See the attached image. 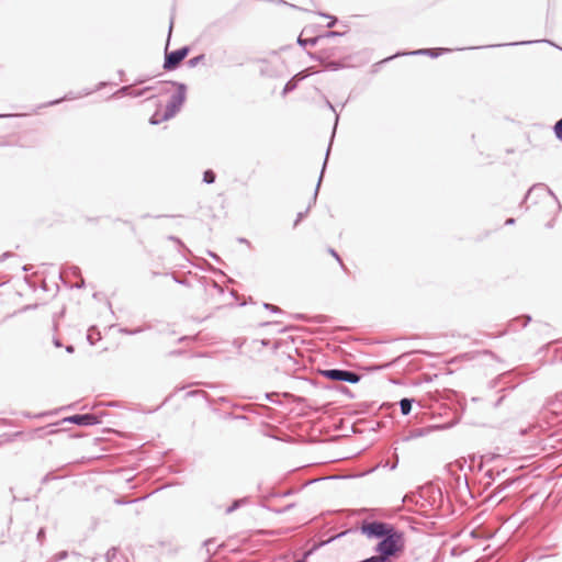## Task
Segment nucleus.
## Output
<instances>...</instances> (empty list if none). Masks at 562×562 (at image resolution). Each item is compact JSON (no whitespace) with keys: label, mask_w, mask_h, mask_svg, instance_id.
<instances>
[{"label":"nucleus","mask_w":562,"mask_h":562,"mask_svg":"<svg viewBox=\"0 0 562 562\" xmlns=\"http://www.w3.org/2000/svg\"><path fill=\"white\" fill-rule=\"evenodd\" d=\"M360 531L369 539H378L374 552L384 562H390L391 558L396 557L405 547L404 532L396 529L392 524L371 520L363 521Z\"/></svg>","instance_id":"nucleus-1"},{"label":"nucleus","mask_w":562,"mask_h":562,"mask_svg":"<svg viewBox=\"0 0 562 562\" xmlns=\"http://www.w3.org/2000/svg\"><path fill=\"white\" fill-rule=\"evenodd\" d=\"M528 200L532 201V203H538L540 201H549L554 206V213L560 212L561 204L555 196V194L551 191V189L544 183L533 184L526 193L524 202Z\"/></svg>","instance_id":"nucleus-2"},{"label":"nucleus","mask_w":562,"mask_h":562,"mask_svg":"<svg viewBox=\"0 0 562 562\" xmlns=\"http://www.w3.org/2000/svg\"><path fill=\"white\" fill-rule=\"evenodd\" d=\"M169 83L177 87V92L173 93L167 102L161 120H170L173 117L177 112L180 111L187 97V86L184 83L175 81H170Z\"/></svg>","instance_id":"nucleus-3"},{"label":"nucleus","mask_w":562,"mask_h":562,"mask_svg":"<svg viewBox=\"0 0 562 562\" xmlns=\"http://www.w3.org/2000/svg\"><path fill=\"white\" fill-rule=\"evenodd\" d=\"M319 374L330 381L348 382L351 384L358 383L361 379L359 373L345 369H324L319 370Z\"/></svg>","instance_id":"nucleus-4"},{"label":"nucleus","mask_w":562,"mask_h":562,"mask_svg":"<svg viewBox=\"0 0 562 562\" xmlns=\"http://www.w3.org/2000/svg\"><path fill=\"white\" fill-rule=\"evenodd\" d=\"M189 52V46H182L172 52L166 49L162 68L167 71L177 69L180 63L188 56Z\"/></svg>","instance_id":"nucleus-5"},{"label":"nucleus","mask_w":562,"mask_h":562,"mask_svg":"<svg viewBox=\"0 0 562 562\" xmlns=\"http://www.w3.org/2000/svg\"><path fill=\"white\" fill-rule=\"evenodd\" d=\"M61 423H70L76 424L78 426H93L100 423V419L97 415L91 413L86 414H76L72 416H68L63 418Z\"/></svg>","instance_id":"nucleus-6"},{"label":"nucleus","mask_w":562,"mask_h":562,"mask_svg":"<svg viewBox=\"0 0 562 562\" xmlns=\"http://www.w3.org/2000/svg\"><path fill=\"white\" fill-rule=\"evenodd\" d=\"M330 147H331V144L328 145V148H327V151H326V157H325V160H324V164H323V169L321 171V175H319L318 182H317L315 191H314V195H313L312 202L310 203V205L307 206V209L304 212L297 213L296 220L294 222V226H297V224L307 215L312 204H315V202H316L318 190H319V187H321V183H322V180H323V176H324V171H325V168H326V165H327Z\"/></svg>","instance_id":"nucleus-7"},{"label":"nucleus","mask_w":562,"mask_h":562,"mask_svg":"<svg viewBox=\"0 0 562 562\" xmlns=\"http://www.w3.org/2000/svg\"><path fill=\"white\" fill-rule=\"evenodd\" d=\"M450 52H452V49H450V48H420V49L409 52V53H397L394 56L384 59V61H387V60H390L394 57L401 56V55H418V56L420 55V56H430L432 58H436L442 54L450 53Z\"/></svg>","instance_id":"nucleus-8"},{"label":"nucleus","mask_w":562,"mask_h":562,"mask_svg":"<svg viewBox=\"0 0 562 562\" xmlns=\"http://www.w3.org/2000/svg\"><path fill=\"white\" fill-rule=\"evenodd\" d=\"M530 321L531 317L529 315L516 317L508 323V330L515 331L517 329V324L519 322H521V327H526L530 323Z\"/></svg>","instance_id":"nucleus-9"},{"label":"nucleus","mask_w":562,"mask_h":562,"mask_svg":"<svg viewBox=\"0 0 562 562\" xmlns=\"http://www.w3.org/2000/svg\"><path fill=\"white\" fill-rule=\"evenodd\" d=\"M150 328H151V325L146 324L144 326L136 327L134 329H130L127 327H122V328L119 329V331L121 334H124V335H137L139 333L145 331V330H149Z\"/></svg>","instance_id":"nucleus-10"},{"label":"nucleus","mask_w":562,"mask_h":562,"mask_svg":"<svg viewBox=\"0 0 562 562\" xmlns=\"http://www.w3.org/2000/svg\"><path fill=\"white\" fill-rule=\"evenodd\" d=\"M413 403H414V400L407 398V397H404L400 401L398 404H400V409H401L402 415L406 416L411 413Z\"/></svg>","instance_id":"nucleus-11"},{"label":"nucleus","mask_w":562,"mask_h":562,"mask_svg":"<svg viewBox=\"0 0 562 562\" xmlns=\"http://www.w3.org/2000/svg\"><path fill=\"white\" fill-rule=\"evenodd\" d=\"M319 41H322V36L319 35L310 38H303L302 36L297 37V44L302 47L315 46Z\"/></svg>","instance_id":"nucleus-12"},{"label":"nucleus","mask_w":562,"mask_h":562,"mask_svg":"<svg viewBox=\"0 0 562 562\" xmlns=\"http://www.w3.org/2000/svg\"><path fill=\"white\" fill-rule=\"evenodd\" d=\"M284 366H285L286 370L295 371L297 369V367H299V362L296 361V359L290 352H288L286 356H285Z\"/></svg>","instance_id":"nucleus-13"},{"label":"nucleus","mask_w":562,"mask_h":562,"mask_svg":"<svg viewBox=\"0 0 562 562\" xmlns=\"http://www.w3.org/2000/svg\"><path fill=\"white\" fill-rule=\"evenodd\" d=\"M270 344L271 341L268 339H252L251 341H249V346L254 350H260L261 348L267 347Z\"/></svg>","instance_id":"nucleus-14"},{"label":"nucleus","mask_w":562,"mask_h":562,"mask_svg":"<svg viewBox=\"0 0 562 562\" xmlns=\"http://www.w3.org/2000/svg\"><path fill=\"white\" fill-rule=\"evenodd\" d=\"M297 87V79L296 78H291L284 86L283 88V91H282V94L285 95L288 94L289 92L293 91L294 89H296Z\"/></svg>","instance_id":"nucleus-15"},{"label":"nucleus","mask_w":562,"mask_h":562,"mask_svg":"<svg viewBox=\"0 0 562 562\" xmlns=\"http://www.w3.org/2000/svg\"><path fill=\"white\" fill-rule=\"evenodd\" d=\"M216 175L213 170L207 169L203 173V182L206 184H212L215 182Z\"/></svg>","instance_id":"nucleus-16"},{"label":"nucleus","mask_w":562,"mask_h":562,"mask_svg":"<svg viewBox=\"0 0 562 562\" xmlns=\"http://www.w3.org/2000/svg\"><path fill=\"white\" fill-rule=\"evenodd\" d=\"M72 99H75V97L71 93H67L65 97H63L60 99H56V100H53L45 104L40 105V108L56 105V104H59L60 102H63L64 100H72Z\"/></svg>","instance_id":"nucleus-17"},{"label":"nucleus","mask_w":562,"mask_h":562,"mask_svg":"<svg viewBox=\"0 0 562 562\" xmlns=\"http://www.w3.org/2000/svg\"><path fill=\"white\" fill-rule=\"evenodd\" d=\"M154 89H155V87H154V86H148V87H145V88L139 89V90H133V89H132V94H131V97H133V98H139V97L145 95L148 91H151V90H154Z\"/></svg>","instance_id":"nucleus-18"},{"label":"nucleus","mask_w":562,"mask_h":562,"mask_svg":"<svg viewBox=\"0 0 562 562\" xmlns=\"http://www.w3.org/2000/svg\"><path fill=\"white\" fill-rule=\"evenodd\" d=\"M245 502H246V498L234 501L233 504L226 508V514H232L237 508H239L241 506V504H244Z\"/></svg>","instance_id":"nucleus-19"},{"label":"nucleus","mask_w":562,"mask_h":562,"mask_svg":"<svg viewBox=\"0 0 562 562\" xmlns=\"http://www.w3.org/2000/svg\"><path fill=\"white\" fill-rule=\"evenodd\" d=\"M205 58L204 54H200L191 59H189L188 65L189 67L193 68L196 67L199 64H201Z\"/></svg>","instance_id":"nucleus-20"},{"label":"nucleus","mask_w":562,"mask_h":562,"mask_svg":"<svg viewBox=\"0 0 562 562\" xmlns=\"http://www.w3.org/2000/svg\"><path fill=\"white\" fill-rule=\"evenodd\" d=\"M539 41H521V42H515V43H509L508 45H530V44H533V43H538ZM541 42H544V43H549L551 45H553L549 40H542ZM505 44H499L498 46H504Z\"/></svg>","instance_id":"nucleus-21"},{"label":"nucleus","mask_w":562,"mask_h":562,"mask_svg":"<svg viewBox=\"0 0 562 562\" xmlns=\"http://www.w3.org/2000/svg\"><path fill=\"white\" fill-rule=\"evenodd\" d=\"M132 94V86H123L121 87L114 95H130Z\"/></svg>","instance_id":"nucleus-22"},{"label":"nucleus","mask_w":562,"mask_h":562,"mask_svg":"<svg viewBox=\"0 0 562 562\" xmlns=\"http://www.w3.org/2000/svg\"><path fill=\"white\" fill-rule=\"evenodd\" d=\"M328 252H329V254H330V255H331V256H333V257H334V258L339 262V265H340L341 269H342L344 271H347V267H346V266H345V263L342 262V260H341V258H340L339 254H338L335 249H333V248H329V249H328Z\"/></svg>","instance_id":"nucleus-23"},{"label":"nucleus","mask_w":562,"mask_h":562,"mask_svg":"<svg viewBox=\"0 0 562 562\" xmlns=\"http://www.w3.org/2000/svg\"><path fill=\"white\" fill-rule=\"evenodd\" d=\"M326 105L335 113V125H334V131H336V127H337V124H338V121H339V116L338 114L336 113V109L335 106L331 104L330 101L326 100ZM335 134V132H333V135Z\"/></svg>","instance_id":"nucleus-24"},{"label":"nucleus","mask_w":562,"mask_h":562,"mask_svg":"<svg viewBox=\"0 0 562 562\" xmlns=\"http://www.w3.org/2000/svg\"><path fill=\"white\" fill-rule=\"evenodd\" d=\"M341 66L342 65L339 61H329L325 65V68L328 70H338Z\"/></svg>","instance_id":"nucleus-25"},{"label":"nucleus","mask_w":562,"mask_h":562,"mask_svg":"<svg viewBox=\"0 0 562 562\" xmlns=\"http://www.w3.org/2000/svg\"><path fill=\"white\" fill-rule=\"evenodd\" d=\"M342 33L336 32V31H327L322 36V40L329 38V37H336L341 36Z\"/></svg>","instance_id":"nucleus-26"},{"label":"nucleus","mask_w":562,"mask_h":562,"mask_svg":"<svg viewBox=\"0 0 562 562\" xmlns=\"http://www.w3.org/2000/svg\"><path fill=\"white\" fill-rule=\"evenodd\" d=\"M308 76H310L308 70H303V71L297 72L295 76H293V78H296L297 79V83H299L300 81L304 80Z\"/></svg>","instance_id":"nucleus-27"},{"label":"nucleus","mask_w":562,"mask_h":562,"mask_svg":"<svg viewBox=\"0 0 562 562\" xmlns=\"http://www.w3.org/2000/svg\"><path fill=\"white\" fill-rule=\"evenodd\" d=\"M263 307L272 313H281V308L270 303H263Z\"/></svg>","instance_id":"nucleus-28"},{"label":"nucleus","mask_w":562,"mask_h":562,"mask_svg":"<svg viewBox=\"0 0 562 562\" xmlns=\"http://www.w3.org/2000/svg\"><path fill=\"white\" fill-rule=\"evenodd\" d=\"M514 481H515V480L506 481V482L502 483L501 485H498V486L496 487V492H495V494L501 493V492H503L504 490H506V488H507V487H508V486H509Z\"/></svg>","instance_id":"nucleus-29"},{"label":"nucleus","mask_w":562,"mask_h":562,"mask_svg":"<svg viewBox=\"0 0 562 562\" xmlns=\"http://www.w3.org/2000/svg\"><path fill=\"white\" fill-rule=\"evenodd\" d=\"M233 344H234V346H236L238 349H241L244 346L249 345V342L247 341V339H240V338L235 339Z\"/></svg>","instance_id":"nucleus-30"},{"label":"nucleus","mask_w":562,"mask_h":562,"mask_svg":"<svg viewBox=\"0 0 562 562\" xmlns=\"http://www.w3.org/2000/svg\"><path fill=\"white\" fill-rule=\"evenodd\" d=\"M164 120H161V116H159V114L156 112L149 120V123L153 124V125H157L159 124L160 122H162Z\"/></svg>","instance_id":"nucleus-31"},{"label":"nucleus","mask_w":562,"mask_h":562,"mask_svg":"<svg viewBox=\"0 0 562 562\" xmlns=\"http://www.w3.org/2000/svg\"><path fill=\"white\" fill-rule=\"evenodd\" d=\"M168 239L176 243L180 248L186 249L184 244L178 237L170 235V236H168Z\"/></svg>","instance_id":"nucleus-32"},{"label":"nucleus","mask_w":562,"mask_h":562,"mask_svg":"<svg viewBox=\"0 0 562 562\" xmlns=\"http://www.w3.org/2000/svg\"><path fill=\"white\" fill-rule=\"evenodd\" d=\"M115 554H116V549H115V548H112V549L108 550V552H106V554H105V561H106V562H110V560H111L112 558H114V557H115Z\"/></svg>","instance_id":"nucleus-33"},{"label":"nucleus","mask_w":562,"mask_h":562,"mask_svg":"<svg viewBox=\"0 0 562 562\" xmlns=\"http://www.w3.org/2000/svg\"><path fill=\"white\" fill-rule=\"evenodd\" d=\"M36 538H37V541L42 544L43 540L45 538V529L44 528H40V530L37 531Z\"/></svg>","instance_id":"nucleus-34"},{"label":"nucleus","mask_w":562,"mask_h":562,"mask_svg":"<svg viewBox=\"0 0 562 562\" xmlns=\"http://www.w3.org/2000/svg\"><path fill=\"white\" fill-rule=\"evenodd\" d=\"M138 499H133V501H124V499H121V498H116L114 502L119 505H123V504H130V503H135L137 502Z\"/></svg>","instance_id":"nucleus-35"},{"label":"nucleus","mask_w":562,"mask_h":562,"mask_svg":"<svg viewBox=\"0 0 562 562\" xmlns=\"http://www.w3.org/2000/svg\"><path fill=\"white\" fill-rule=\"evenodd\" d=\"M69 270L71 271V273L76 277H80V269L76 266H72L69 268Z\"/></svg>","instance_id":"nucleus-36"},{"label":"nucleus","mask_w":562,"mask_h":562,"mask_svg":"<svg viewBox=\"0 0 562 562\" xmlns=\"http://www.w3.org/2000/svg\"><path fill=\"white\" fill-rule=\"evenodd\" d=\"M484 475L487 476L491 481H493L495 479V474H494V471L492 469L487 470L484 473Z\"/></svg>","instance_id":"nucleus-37"},{"label":"nucleus","mask_w":562,"mask_h":562,"mask_svg":"<svg viewBox=\"0 0 562 562\" xmlns=\"http://www.w3.org/2000/svg\"><path fill=\"white\" fill-rule=\"evenodd\" d=\"M430 431V428H424V429H420L417 434H415V436H425L427 434H429Z\"/></svg>","instance_id":"nucleus-38"},{"label":"nucleus","mask_w":562,"mask_h":562,"mask_svg":"<svg viewBox=\"0 0 562 562\" xmlns=\"http://www.w3.org/2000/svg\"><path fill=\"white\" fill-rule=\"evenodd\" d=\"M53 345L56 347V348H60L63 346L61 341L59 340V338L57 337H54L53 338Z\"/></svg>","instance_id":"nucleus-39"},{"label":"nucleus","mask_w":562,"mask_h":562,"mask_svg":"<svg viewBox=\"0 0 562 562\" xmlns=\"http://www.w3.org/2000/svg\"><path fill=\"white\" fill-rule=\"evenodd\" d=\"M66 351L68 353H72L75 351V347L72 345H68V346H66Z\"/></svg>","instance_id":"nucleus-40"},{"label":"nucleus","mask_w":562,"mask_h":562,"mask_svg":"<svg viewBox=\"0 0 562 562\" xmlns=\"http://www.w3.org/2000/svg\"><path fill=\"white\" fill-rule=\"evenodd\" d=\"M330 19H331V21L327 24V27H333L337 22L336 18H330Z\"/></svg>","instance_id":"nucleus-41"},{"label":"nucleus","mask_w":562,"mask_h":562,"mask_svg":"<svg viewBox=\"0 0 562 562\" xmlns=\"http://www.w3.org/2000/svg\"><path fill=\"white\" fill-rule=\"evenodd\" d=\"M515 223V218L509 217L506 220L505 225H513Z\"/></svg>","instance_id":"nucleus-42"},{"label":"nucleus","mask_w":562,"mask_h":562,"mask_svg":"<svg viewBox=\"0 0 562 562\" xmlns=\"http://www.w3.org/2000/svg\"><path fill=\"white\" fill-rule=\"evenodd\" d=\"M201 393V391H190L187 393V396H194L196 394Z\"/></svg>","instance_id":"nucleus-43"},{"label":"nucleus","mask_w":562,"mask_h":562,"mask_svg":"<svg viewBox=\"0 0 562 562\" xmlns=\"http://www.w3.org/2000/svg\"><path fill=\"white\" fill-rule=\"evenodd\" d=\"M11 254L10 252H4L1 257H0V261H3L4 259H7L8 257H10Z\"/></svg>","instance_id":"nucleus-44"},{"label":"nucleus","mask_w":562,"mask_h":562,"mask_svg":"<svg viewBox=\"0 0 562 562\" xmlns=\"http://www.w3.org/2000/svg\"><path fill=\"white\" fill-rule=\"evenodd\" d=\"M209 255H210L213 259H215L216 261H220V258H218V256H217L216 254H214V252H212V251H209Z\"/></svg>","instance_id":"nucleus-45"},{"label":"nucleus","mask_w":562,"mask_h":562,"mask_svg":"<svg viewBox=\"0 0 562 562\" xmlns=\"http://www.w3.org/2000/svg\"><path fill=\"white\" fill-rule=\"evenodd\" d=\"M173 279H175V281H176L177 283H180V284H187V281H186V280H180V279H178L177 277H175Z\"/></svg>","instance_id":"nucleus-46"},{"label":"nucleus","mask_w":562,"mask_h":562,"mask_svg":"<svg viewBox=\"0 0 562 562\" xmlns=\"http://www.w3.org/2000/svg\"><path fill=\"white\" fill-rule=\"evenodd\" d=\"M53 328H54L55 331L58 329V323H57V319L55 317H54V322H53Z\"/></svg>","instance_id":"nucleus-47"},{"label":"nucleus","mask_w":562,"mask_h":562,"mask_svg":"<svg viewBox=\"0 0 562 562\" xmlns=\"http://www.w3.org/2000/svg\"><path fill=\"white\" fill-rule=\"evenodd\" d=\"M281 345H282V342H281V341H276V342L273 344V349H278Z\"/></svg>","instance_id":"nucleus-48"},{"label":"nucleus","mask_w":562,"mask_h":562,"mask_svg":"<svg viewBox=\"0 0 562 562\" xmlns=\"http://www.w3.org/2000/svg\"><path fill=\"white\" fill-rule=\"evenodd\" d=\"M87 338H88V340L90 341V344H91V345H93V344H94V341L92 340V339H93V336H92L91 334H89V335L87 336Z\"/></svg>","instance_id":"nucleus-49"},{"label":"nucleus","mask_w":562,"mask_h":562,"mask_svg":"<svg viewBox=\"0 0 562 562\" xmlns=\"http://www.w3.org/2000/svg\"><path fill=\"white\" fill-rule=\"evenodd\" d=\"M83 285H85V281H83V279L81 278L80 283H78L76 286H77L78 289H80V288H82Z\"/></svg>","instance_id":"nucleus-50"},{"label":"nucleus","mask_w":562,"mask_h":562,"mask_svg":"<svg viewBox=\"0 0 562 562\" xmlns=\"http://www.w3.org/2000/svg\"><path fill=\"white\" fill-rule=\"evenodd\" d=\"M172 27H173V21L171 20L170 25H169V35L171 34Z\"/></svg>","instance_id":"nucleus-51"},{"label":"nucleus","mask_w":562,"mask_h":562,"mask_svg":"<svg viewBox=\"0 0 562 562\" xmlns=\"http://www.w3.org/2000/svg\"><path fill=\"white\" fill-rule=\"evenodd\" d=\"M49 480V474H46L44 477H43V483H46L47 481Z\"/></svg>","instance_id":"nucleus-52"},{"label":"nucleus","mask_w":562,"mask_h":562,"mask_svg":"<svg viewBox=\"0 0 562 562\" xmlns=\"http://www.w3.org/2000/svg\"><path fill=\"white\" fill-rule=\"evenodd\" d=\"M211 543H212V540H206V541L204 542V546H205L206 548H209V546H210ZM209 550H210V549H207V551H209Z\"/></svg>","instance_id":"nucleus-53"},{"label":"nucleus","mask_w":562,"mask_h":562,"mask_svg":"<svg viewBox=\"0 0 562 562\" xmlns=\"http://www.w3.org/2000/svg\"><path fill=\"white\" fill-rule=\"evenodd\" d=\"M45 415H46V413H40V414H37V415H34V417L40 418V417H43V416H45Z\"/></svg>","instance_id":"nucleus-54"},{"label":"nucleus","mask_w":562,"mask_h":562,"mask_svg":"<svg viewBox=\"0 0 562 562\" xmlns=\"http://www.w3.org/2000/svg\"><path fill=\"white\" fill-rule=\"evenodd\" d=\"M272 395H273V394L266 393V395H265V396H266V398H267V400L271 401V396H272Z\"/></svg>","instance_id":"nucleus-55"},{"label":"nucleus","mask_w":562,"mask_h":562,"mask_svg":"<svg viewBox=\"0 0 562 562\" xmlns=\"http://www.w3.org/2000/svg\"><path fill=\"white\" fill-rule=\"evenodd\" d=\"M104 86V82H100L98 89H101Z\"/></svg>","instance_id":"nucleus-56"},{"label":"nucleus","mask_w":562,"mask_h":562,"mask_svg":"<svg viewBox=\"0 0 562 562\" xmlns=\"http://www.w3.org/2000/svg\"><path fill=\"white\" fill-rule=\"evenodd\" d=\"M66 555H67V553H66V552H61V553H60V558H65Z\"/></svg>","instance_id":"nucleus-57"},{"label":"nucleus","mask_w":562,"mask_h":562,"mask_svg":"<svg viewBox=\"0 0 562 562\" xmlns=\"http://www.w3.org/2000/svg\"><path fill=\"white\" fill-rule=\"evenodd\" d=\"M142 82H144V80L139 79V80H137V81L135 82V85L142 83Z\"/></svg>","instance_id":"nucleus-58"},{"label":"nucleus","mask_w":562,"mask_h":562,"mask_svg":"<svg viewBox=\"0 0 562 562\" xmlns=\"http://www.w3.org/2000/svg\"><path fill=\"white\" fill-rule=\"evenodd\" d=\"M396 464L397 462H395L392 467H391V470H394L396 468Z\"/></svg>","instance_id":"nucleus-59"},{"label":"nucleus","mask_w":562,"mask_h":562,"mask_svg":"<svg viewBox=\"0 0 562 562\" xmlns=\"http://www.w3.org/2000/svg\"><path fill=\"white\" fill-rule=\"evenodd\" d=\"M310 56L314 59H317L314 54H310Z\"/></svg>","instance_id":"nucleus-60"},{"label":"nucleus","mask_w":562,"mask_h":562,"mask_svg":"<svg viewBox=\"0 0 562 562\" xmlns=\"http://www.w3.org/2000/svg\"><path fill=\"white\" fill-rule=\"evenodd\" d=\"M7 115L0 114V117H5Z\"/></svg>","instance_id":"nucleus-61"}]
</instances>
